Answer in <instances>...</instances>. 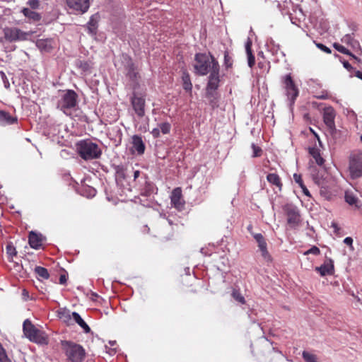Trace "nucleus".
Wrapping results in <instances>:
<instances>
[{
    "mask_svg": "<svg viewBox=\"0 0 362 362\" xmlns=\"http://www.w3.org/2000/svg\"><path fill=\"white\" fill-rule=\"evenodd\" d=\"M60 345L66 362H83L85 360L86 351L81 344L72 341L62 340Z\"/></svg>",
    "mask_w": 362,
    "mask_h": 362,
    "instance_id": "f257e3e1",
    "label": "nucleus"
},
{
    "mask_svg": "<svg viewBox=\"0 0 362 362\" xmlns=\"http://www.w3.org/2000/svg\"><path fill=\"white\" fill-rule=\"evenodd\" d=\"M76 147L80 157L85 160L99 158L102 154L99 146L89 139L79 141Z\"/></svg>",
    "mask_w": 362,
    "mask_h": 362,
    "instance_id": "f03ea898",
    "label": "nucleus"
},
{
    "mask_svg": "<svg viewBox=\"0 0 362 362\" xmlns=\"http://www.w3.org/2000/svg\"><path fill=\"white\" fill-rule=\"evenodd\" d=\"M23 331L24 335L32 342L40 345H47L49 344L47 334L36 327L28 319L23 322Z\"/></svg>",
    "mask_w": 362,
    "mask_h": 362,
    "instance_id": "7ed1b4c3",
    "label": "nucleus"
},
{
    "mask_svg": "<svg viewBox=\"0 0 362 362\" xmlns=\"http://www.w3.org/2000/svg\"><path fill=\"white\" fill-rule=\"evenodd\" d=\"M78 95L73 90H65L62 91L60 99L57 102V108L64 114L69 115L71 110L77 105Z\"/></svg>",
    "mask_w": 362,
    "mask_h": 362,
    "instance_id": "20e7f679",
    "label": "nucleus"
},
{
    "mask_svg": "<svg viewBox=\"0 0 362 362\" xmlns=\"http://www.w3.org/2000/svg\"><path fill=\"white\" fill-rule=\"evenodd\" d=\"M212 58V69L210 71V75L209 76V80L206 86V93L209 97L214 96V91H216L220 83L219 78V71L220 66L218 62L216 59L214 55H211Z\"/></svg>",
    "mask_w": 362,
    "mask_h": 362,
    "instance_id": "39448f33",
    "label": "nucleus"
},
{
    "mask_svg": "<svg viewBox=\"0 0 362 362\" xmlns=\"http://www.w3.org/2000/svg\"><path fill=\"white\" fill-rule=\"evenodd\" d=\"M212 55L211 53L206 55L204 53H197L195 54V64L194 68L197 74L205 76L212 69Z\"/></svg>",
    "mask_w": 362,
    "mask_h": 362,
    "instance_id": "423d86ee",
    "label": "nucleus"
},
{
    "mask_svg": "<svg viewBox=\"0 0 362 362\" xmlns=\"http://www.w3.org/2000/svg\"><path fill=\"white\" fill-rule=\"evenodd\" d=\"M349 170L352 179L362 177V152L353 151L349 158Z\"/></svg>",
    "mask_w": 362,
    "mask_h": 362,
    "instance_id": "0eeeda50",
    "label": "nucleus"
},
{
    "mask_svg": "<svg viewBox=\"0 0 362 362\" xmlns=\"http://www.w3.org/2000/svg\"><path fill=\"white\" fill-rule=\"evenodd\" d=\"M3 33L6 40L10 42L27 40L33 33V32H24L15 27H6L4 28Z\"/></svg>",
    "mask_w": 362,
    "mask_h": 362,
    "instance_id": "6e6552de",
    "label": "nucleus"
},
{
    "mask_svg": "<svg viewBox=\"0 0 362 362\" xmlns=\"http://www.w3.org/2000/svg\"><path fill=\"white\" fill-rule=\"evenodd\" d=\"M284 84L286 90V95L291 104H293L296 98L298 96V89L293 80L291 74L284 77Z\"/></svg>",
    "mask_w": 362,
    "mask_h": 362,
    "instance_id": "1a4fd4ad",
    "label": "nucleus"
},
{
    "mask_svg": "<svg viewBox=\"0 0 362 362\" xmlns=\"http://www.w3.org/2000/svg\"><path fill=\"white\" fill-rule=\"evenodd\" d=\"M315 182L320 187V195L326 199H330L332 197L331 187L333 185V180L331 177L327 176L325 178L315 177Z\"/></svg>",
    "mask_w": 362,
    "mask_h": 362,
    "instance_id": "9d476101",
    "label": "nucleus"
},
{
    "mask_svg": "<svg viewBox=\"0 0 362 362\" xmlns=\"http://www.w3.org/2000/svg\"><path fill=\"white\" fill-rule=\"evenodd\" d=\"M284 211L288 223L293 228L298 226L300 223V215L298 209L291 204H287L284 207Z\"/></svg>",
    "mask_w": 362,
    "mask_h": 362,
    "instance_id": "9b49d317",
    "label": "nucleus"
},
{
    "mask_svg": "<svg viewBox=\"0 0 362 362\" xmlns=\"http://www.w3.org/2000/svg\"><path fill=\"white\" fill-rule=\"evenodd\" d=\"M69 9L80 13H86L90 7V0H66Z\"/></svg>",
    "mask_w": 362,
    "mask_h": 362,
    "instance_id": "f8f14e48",
    "label": "nucleus"
},
{
    "mask_svg": "<svg viewBox=\"0 0 362 362\" xmlns=\"http://www.w3.org/2000/svg\"><path fill=\"white\" fill-rule=\"evenodd\" d=\"M131 103L133 109L139 117H142L145 115V99L142 96L134 94L131 98Z\"/></svg>",
    "mask_w": 362,
    "mask_h": 362,
    "instance_id": "ddd939ff",
    "label": "nucleus"
},
{
    "mask_svg": "<svg viewBox=\"0 0 362 362\" xmlns=\"http://www.w3.org/2000/svg\"><path fill=\"white\" fill-rule=\"evenodd\" d=\"M170 199L172 205L177 210L181 211L184 209L185 201L182 199L180 187H176L172 191Z\"/></svg>",
    "mask_w": 362,
    "mask_h": 362,
    "instance_id": "4468645a",
    "label": "nucleus"
},
{
    "mask_svg": "<svg viewBox=\"0 0 362 362\" xmlns=\"http://www.w3.org/2000/svg\"><path fill=\"white\" fill-rule=\"evenodd\" d=\"M335 116L336 112L332 107H328L324 109L323 121L326 126L332 131L335 130Z\"/></svg>",
    "mask_w": 362,
    "mask_h": 362,
    "instance_id": "2eb2a0df",
    "label": "nucleus"
},
{
    "mask_svg": "<svg viewBox=\"0 0 362 362\" xmlns=\"http://www.w3.org/2000/svg\"><path fill=\"white\" fill-rule=\"evenodd\" d=\"M252 235L258 244V247L262 252V257L265 259L269 257V254L267 250V244L264 236L261 233H254Z\"/></svg>",
    "mask_w": 362,
    "mask_h": 362,
    "instance_id": "dca6fc26",
    "label": "nucleus"
},
{
    "mask_svg": "<svg viewBox=\"0 0 362 362\" xmlns=\"http://www.w3.org/2000/svg\"><path fill=\"white\" fill-rule=\"evenodd\" d=\"M42 235L34 231H30L28 235L30 246L35 250L40 249L42 245Z\"/></svg>",
    "mask_w": 362,
    "mask_h": 362,
    "instance_id": "f3484780",
    "label": "nucleus"
},
{
    "mask_svg": "<svg viewBox=\"0 0 362 362\" xmlns=\"http://www.w3.org/2000/svg\"><path fill=\"white\" fill-rule=\"evenodd\" d=\"M321 276L332 275L334 273V264L331 259H327L324 264L315 268Z\"/></svg>",
    "mask_w": 362,
    "mask_h": 362,
    "instance_id": "a211bd4d",
    "label": "nucleus"
},
{
    "mask_svg": "<svg viewBox=\"0 0 362 362\" xmlns=\"http://www.w3.org/2000/svg\"><path fill=\"white\" fill-rule=\"evenodd\" d=\"M17 117L12 116L9 112L0 110V125L6 126L17 123Z\"/></svg>",
    "mask_w": 362,
    "mask_h": 362,
    "instance_id": "6ab92c4d",
    "label": "nucleus"
},
{
    "mask_svg": "<svg viewBox=\"0 0 362 362\" xmlns=\"http://www.w3.org/2000/svg\"><path fill=\"white\" fill-rule=\"evenodd\" d=\"M267 180L274 189L276 188L279 192L282 190L283 183L281 177L276 173H269L267 175Z\"/></svg>",
    "mask_w": 362,
    "mask_h": 362,
    "instance_id": "aec40b11",
    "label": "nucleus"
},
{
    "mask_svg": "<svg viewBox=\"0 0 362 362\" xmlns=\"http://www.w3.org/2000/svg\"><path fill=\"white\" fill-rule=\"evenodd\" d=\"M132 145L139 155H142L144 153L146 146L141 136L134 135L132 136Z\"/></svg>",
    "mask_w": 362,
    "mask_h": 362,
    "instance_id": "412c9836",
    "label": "nucleus"
},
{
    "mask_svg": "<svg viewBox=\"0 0 362 362\" xmlns=\"http://www.w3.org/2000/svg\"><path fill=\"white\" fill-rule=\"evenodd\" d=\"M345 201L351 206H354L356 208L360 207V200L357 196L352 191H346L344 195Z\"/></svg>",
    "mask_w": 362,
    "mask_h": 362,
    "instance_id": "4be33fe9",
    "label": "nucleus"
},
{
    "mask_svg": "<svg viewBox=\"0 0 362 362\" xmlns=\"http://www.w3.org/2000/svg\"><path fill=\"white\" fill-rule=\"evenodd\" d=\"M36 46L42 51L49 52L52 47V40L50 39H40L36 42Z\"/></svg>",
    "mask_w": 362,
    "mask_h": 362,
    "instance_id": "5701e85b",
    "label": "nucleus"
},
{
    "mask_svg": "<svg viewBox=\"0 0 362 362\" xmlns=\"http://www.w3.org/2000/svg\"><path fill=\"white\" fill-rule=\"evenodd\" d=\"M22 13L26 18L33 22H38L42 18L40 13L28 8H23Z\"/></svg>",
    "mask_w": 362,
    "mask_h": 362,
    "instance_id": "b1692460",
    "label": "nucleus"
},
{
    "mask_svg": "<svg viewBox=\"0 0 362 362\" xmlns=\"http://www.w3.org/2000/svg\"><path fill=\"white\" fill-rule=\"evenodd\" d=\"M341 42L351 46L354 49H356L360 47L359 42L354 39V33L345 35L341 38Z\"/></svg>",
    "mask_w": 362,
    "mask_h": 362,
    "instance_id": "393cba45",
    "label": "nucleus"
},
{
    "mask_svg": "<svg viewBox=\"0 0 362 362\" xmlns=\"http://www.w3.org/2000/svg\"><path fill=\"white\" fill-rule=\"evenodd\" d=\"M182 81L183 89L187 92H191L192 89V83L191 82L189 74L186 70L182 71Z\"/></svg>",
    "mask_w": 362,
    "mask_h": 362,
    "instance_id": "a878e982",
    "label": "nucleus"
},
{
    "mask_svg": "<svg viewBox=\"0 0 362 362\" xmlns=\"http://www.w3.org/2000/svg\"><path fill=\"white\" fill-rule=\"evenodd\" d=\"M309 153L315 159V163L322 166L325 163V159L321 156L320 151L315 147L309 148Z\"/></svg>",
    "mask_w": 362,
    "mask_h": 362,
    "instance_id": "bb28decb",
    "label": "nucleus"
},
{
    "mask_svg": "<svg viewBox=\"0 0 362 362\" xmlns=\"http://www.w3.org/2000/svg\"><path fill=\"white\" fill-rule=\"evenodd\" d=\"M72 317L74 320L83 329L85 333H89L90 332V328L78 313L73 312Z\"/></svg>",
    "mask_w": 362,
    "mask_h": 362,
    "instance_id": "cd10ccee",
    "label": "nucleus"
},
{
    "mask_svg": "<svg viewBox=\"0 0 362 362\" xmlns=\"http://www.w3.org/2000/svg\"><path fill=\"white\" fill-rule=\"evenodd\" d=\"M293 180L297 184H298L300 187L302 189L303 194L308 197H311V194L309 190L303 183L301 175L295 173L293 175Z\"/></svg>",
    "mask_w": 362,
    "mask_h": 362,
    "instance_id": "c85d7f7f",
    "label": "nucleus"
},
{
    "mask_svg": "<svg viewBox=\"0 0 362 362\" xmlns=\"http://www.w3.org/2000/svg\"><path fill=\"white\" fill-rule=\"evenodd\" d=\"M35 273L36 274L38 279L42 280L48 279L49 277V274L48 270L42 267L37 266L35 268Z\"/></svg>",
    "mask_w": 362,
    "mask_h": 362,
    "instance_id": "c756f323",
    "label": "nucleus"
},
{
    "mask_svg": "<svg viewBox=\"0 0 362 362\" xmlns=\"http://www.w3.org/2000/svg\"><path fill=\"white\" fill-rule=\"evenodd\" d=\"M58 316L62 320L66 323H69L71 320L72 313H70V311L67 309H60L58 311Z\"/></svg>",
    "mask_w": 362,
    "mask_h": 362,
    "instance_id": "7c9ffc66",
    "label": "nucleus"
},
{
    "mask_svg": "<svg viewBox=\"0 0 362 362\" xmlns=\"http://www.w3.org/2000/svg\"><path fill=\"white\" fill-rule=\"evenodd\" d=\"M88 30L92 35H95L98 28V20L94 16H92L88 23Z\"/></svg>",
    "mask_w": 362,
    "mask_h": 362,
    "instance_id": "2f4dec72",
    "label": "nucleus"
},
{
    "mask_svg": "<svg viewBox=\"0 0 362 362\" xmlns=\"http://www.w3.org/2000/svg\"><path fill=\"white\" fill-rule=\"evenodd\" d=\"M333 47L338 52H341L342 54H346V55H349L351 57H353L354 59H357V57L355 55H354L348 49H346L343 45H340L339 43L335 42V43H334Z\"/></svg>",
    "mask_w": 362,
    "mask_h": 362,
    "instance_id": "473e14b6",
    "label": "nucleus"
},
{
    "mask_svg": "<svg viewBox=\"0 0 362 362\" xmlns=\"http://www.w3.org/2000/svg\"><path fill=\"white\" fill-rule=\"evenodd\" d=\"M6 250L8 261H13V257L17 255L16 247L12 245V243H8L6 247Z\"/></svg>",
    "mask_w": 362,
    "mask_h": 362,
    "instance_id": "72a5a7b5",
    "label": "nucleus"
},
{
    "mask_svg": "<svg viewBox=\"0 0 362 362\" xmlns=\"http://www.w3.org/2000/svg\"><path fill=\"white\" fill-rule=\"evenodd\" d=\"M231 296L233 298V299L235 300H236L237 302H238L243 305L246 303V300H245L244 296L241 294L240 290H238L235 288L233 289Z\"/></svg>",
    "mask_w": 362,
    "mask_h": 362,
    "instance_id": "f704fd0d",
    "label": "nucleus"
},
{
    "mask_svg": "<svg viewBox=\"0 0 362 362\" xmlns=\"http://www.w3.org/2000/svg\"><path fill=\"white\" fill-rule=\"evenodd\" d=\"M233 60L228 51L224 52V66L226 69L233 66Z\"/></svg>",
    "mask_w": 362,
    "mask_h": 362,
    "instance_id": "c9c22d12",
    "label": "nucleus"
},
{
    "mask_svg": "<svg viewBox=\"0 0 362 362\" xmlns=\"http://www.w3.org/2000/svg\"><path fill=\"white\" fill-rule=\"evenodd\" d=\"M158 128L160 129V132L163 134H169L171 129V124L168 122H162L158 124Z\"/></svg>",
    "mask_w": 362,
    "mask_h": 362,
    "instance_id": "e433bc0d",
    "label": "nucleus"
},
{
    "mask_svg": "<svg viewBox=\"0 0 362 362\" xmlns=\"http://www.w3.org/2000/svg\"><path fill=\"white\" fill-rule=\"evenodd\" d=\"M302 356L306 362H317V358L315 354H310L308 351H304Z\"/></svg>",
    "mask_w": 362,
    "mask_h": 362,
    "instance_id": "4c0bfd02",
    "label": "nucleus"
},
{
    "mask_svg": "<svg viewBox=\"0 0 362 362\" xmlns=\"http://www.w3.org/2000/svg\"><path fill=\"white\" fill-rule=\"evenodd\" d=\"M77 66L83 71H88L91 68L90 64L87 61H78L76 63Z\"/></svg>",
    "mask_w": 362,
    "mask_h": 362,
    "instance_id": "58836bf2",
    "label": "nucleus"
},
{
    "mask_svg": "<svg viewBox=\"0 0 362 362\" xmlns=\"http://www.w3.org/2000/svg\"><path fill=\"white\" fill-rule=\"evenodd\" d=\"M198 292V286L196 284H191L189 287L185 291L187 295L191 296L197 294Z\"/></svg>",
    "mask_w": 362,
    "mask_h": 362,
    "instance_id": "ea45409f",
    "label": "nucleus"
},
{
    "mask_svg": "<svg viewBox=\"0 0 362 362\" xmlns=\"http://www.w3.org/2000/svg\"><path fill=\"white\" fill-rule=\"evenodd\" d=\"M206 96L208 98L210 105L213 108L215 107H217V103H218V97H217V93L214 91V97H209L207 93H206Z\"/></svg>",
    "mask_w": 362,
    "mask_h": 362,
    "instance_id": "a19ab883",
    "label": "nucleus"
},
{
    "mask_svg": "<svg viewBox=\"0 0 362 362\" xmlns=\"http://www.w3.org/2000/svg\"><path fill=\"white\" fill-rule=\"evenodd\" d=\"M137 74L138 73L136 72L135 71V66H134V64H130L129 65V69H128V73H127V75L129 76V78H136L137 77Z\"/></svg>",
    "mask_w": 362,
    "mask_h": 362,
    "instance_id": "79ce46f5",
    "label": "nucleus"
},
{
    "mask_svg": "<svg viewBox=\"0 0 362 362\" xmlns=\"http://www.w3.org/2000/svg\"><path fill=\"white\" fill-rule=\"evenodd\" d=\"M252 148L253 150L252 157L256 158L260 157L262 156V150L259 146L255 145V144H252Z\"/></svg>",
    "mask_w": 362,
    "mask_h": 362,
    "instance_id": "37998d69",
    "label": "nucleus"
},
{
    "mask_svg": "<svg viewBox=\"0 0 362 362\" xmlns=\"http://www.w3.org/2000/svg\"><path fill=\"white\" fill-rule=\"evenodd\" d=\"M27 4L33 9H37L40 6V1L39 0H29L27 2Z\"/></svg>",
    "mask_w": 362,
    "mask_h": 362,
    "instance_id": "c03bdc74",
    "label": "nucleus"
},
{
    "mask_svg": "<svg viewBox=\"0 0 362 362\" xmlns=\"http://www.w3.org/2000/svg\"><path fill=\"white\" fill-rule=\"evenodd\" d=\"M247 59H248V66L252 68L255 64V57L252 52H250L247 54Z\"/></svg>",
    "mask_w": 362,
    "mask_h": 362,
    "instance_id": "a18cd8bd",
    "label": "nucleus"
},
{
    "mask_svg": "<svg viewBox=\"0 0 362 362\" xmlns=\"http://www.w3.org/2000/svg\"><path fill=\"white\" fill-rule=\"evenodd\" d=\"M221 265H218V268L220 270H223L228 265L229 261L227 257H223V256L221 257Z\"/></svg>",
    "mask_w": 362,
    "mask_h": 362,
    "instance_id": "49530a36",
    "label": "nucleus"
},
{
    "mask_svg": "<svg viewBox=\"0 0 362 362\" xmlns=\"http://www.w3.org/2000/svg\"><path fill=\"white\" fill-rule=\"evenodd\" d=\"M320 253V249L316 246H313L310 250L305 252V255L313 254L318 255Z\"/></svg>",
    "mask_w": 362,
    "mask_h": 362,
    "instance_id": "de8ad7c7",
    "label": "nucleus"
},
{
    "mask_svg": "<svg viewBox=\"0 0 362 362\" xmlns=\"http://www.w3.org/2000/svg\"><path fill=\"white\" fill-rule=\"evenodd\" d=\"M317 47L320 49L322 51L327 53V54H331L332 51H331V49L327 47V46H325V45L322 44V43H318L317 44Z\"/></svg>",
    "mask_w": 362,
    "mask_h": 362,
    "instance_id": "09e8293b",
    "label": "nucleus"
},
{
    "mask_svg": "<svg viewBox=\"0 0 362 362\" xmlns=\"http://www.w3.org/2000/svg\"><path fill=\"white\" fill-rule=\"evenodd\" d=\"M151 133L153 138H158L160 135V129L158 127L153 129Z\"/></svg>",
    "mask_w": 362,
    "mask_h": 362,
    "instance_id": "8fccbe9b",
    "label": "nucleus"
},
{
    "mask_svg": "<svg viewBox=\"0 0 362 362\" xmlns=\"http://www.w3.org/2000/svg\"><path fill=\"white\" fill-rule=\"evenodd\" d=\"M245 49H246V53H250V52H252V42L250 40H248L247 42H246L245 44Z\"/></svg>",
    "mask_w": 362,
    "mask_h": 362,
    "instance_id": "3c124183",
    "label": "nucleus"
},
{
    "mask_svg": "<svg viewBox=\"0 0 362 362\" xmlns=\"http://www.w3.org/2000/svg\"><path fill=\"white\" fill-rule=\"evenodd\" d=\"M344 243L347 245H349L350 247H352V244H353V239L351 237H346L344 240Z\"/></svg>",
    "mask_w": 362,
    "mask_h": 362,
    "instance_id": "603ef678",
    "label": "nucleus"
},
{
    "mask_svg": "<svg viewBox=\"0 0 362 362\" xmlns=\"http://www.w3.org/2000/svg\"><path fill=\"white\" fill-rule=\"evenodd\" d=\"M67 281V277L65 274H61L59 276V284H65Z\"/></svg>",
    "mask_w": 362,
    "mask_h": 362,
    "instance_id": "864d4df0",
    "label": "nucleus"
},
{
    "mask_svg": "<svg viewBox=\"0 0 362 362\" xmlns=\"http://www.w3.org/2000/svg\"><path fill=\"white\" fill-rule=\"evenodd\" d=\"M343 65L344 67L349 71H351L353 69L352 66L347 61H344L343 62Z\"/></svg>",
    "mask_w": 362,
    "mask_h": 362,
    "instance_id": "5fc2aeb1",
    "label": "nucleus"
},
{
    "mask_svg": "<svg viewBox=\"0 0 362 362\" xmlns=\"http://www.w3.org/2000/svg\"><path fill=\"white\" fill-rule=\"evenodd\" d=\"M173 227H170V234L169 236H165V240H172L173 235H174V233H173Z\"/></svg>",
    "mask_w": 362,
    "mask_h": 362,
    "instance_id": "6e6d98bb",
    "label": "nucleus"
},
{
    "mask_svg": "<svg viewBox=\"0 0 362 362\" xmlns=\"http://www.w3.org/2000/svg\"><path fill=\"white\" fill-rule=\"evenodd\" d=\"M331 226L334 229V232L336 233H338V230H339V228L338 227V225H337V223L332 222Z\"/></svg>",
    "mask_w": 362,
    "mask_h": 362,
    "instance_id": "4d7b16f0",
    "label": "nucleus"
},
{
    "mask_svg": "<svg viewBox=\"0 0 362 362\" xmlns=\"http://www.w3.org/2000/svg\"><path fill=\"white\" fill-rule=\"evenodd\" d=\"M139 175H140V171L139 170H135L134 172V180H136Z\"/></svg>",
    "mask_w": 362,
    "mask_h": 362,
    "instance_id": "13d9d810",
    "label": "nucleus"
},
{
    "mask_svg": "<svg viewBox=\"0 0 362 362\" xmlns=\"http://www.w3.org/2000/svg\"><path fill=\"white\" fill-rule=\"evenodd\" d=\"M356 76L362 79V72H361L360 71H357L356 72Z\"/></svg>",
    "mask_w": 362,
    "mask_h": 362,
    "instance_id": "bf43d9fd",
    "label": "nucleus"
},
{
    "mask_svg": "<svg viewBox=\"0 0 362 362\" xmlns=\"http://www.w3.org/2000/svg\"><path fill=\"white\" fill-rule=\"evenodd\" d=\"M1 75L2 79L4 80V83H6V81H6V80L7 81V78H6V76L5 74H4L3 71H1Z\"/></svg>",
    "mask_w": 362,
    "mask_h": 362,
    "instance_id": "052dcab7",
    "label": "nucleus"
},
{
    "mask_svg": "<svg viewBox=\"0 0 362 362\" xmlns=\"http://www.w3.org/2000/svg\"><path fill=\"white\" fill-rule=\"evenodd\" d=\"M310 130L316 136V137L317 138V139L319 140V137L315 133V132L313 130V129L310 128Z\"/></svg>",
    "mask_w": 362,
    "mask_h": 362,
    "instance_id": "680f3d73",
    "label": "nucleus"
},
{
    "mask_svg": "<svg viewBox=\"0 0 362 362\" xmlns=\"http://www.w3.org/2000/svg\"><path fill=\"white\" fill-rule=\"evenodd\" d=\"M318 98H320V99H326L327 96L321 95V96H319Z\"/></svg>",
    "mask_w": 362,
    "mask_h": 362,
    "instance_id": "e2e57ef3",
    "label": "nucleus"
},
{
    "mask_svg": "<svg viewBox=\"0 0 362 362\" xmlns=\"http://www.w3.org/2000/svg\"><path fill=\"white\" fill-rule=\"evenodd\" d=\"M23 295H26V294H28V292L26 290H23Z\"/></svg>",
    "mask_w": 362,
    "mask_h": 362,
    "instance_id": "0e129e2a",
    "label": "nucleus"
},
{
    "mask_svg": "<svg viewBox=\"0 0 362 362\" xmlns=\"http://www.w3.org/2000/svg\"><path fill=\"white\" fill-rule=\"evenodd\" d=\"M360 141L362 143V134L360 136Z\"/></svg>",
    "mask_w": 362,
    "mask_h": 362,
    "instance_id": "69168bd1",
    "label": "nucleus"
},
{
    "mask_svg": "<svg viewBox=\"0 0 362 362\" xmlns=\"http://www.w3.org/2000/svg\"><path fill=\"white\" fill-rule=\"evenodd\" d=\"M247 229L248 230H251V226H248Z\"/></svg>",
    "mask_w": 362,
    "mask_h": 362,
    "instance_id": "338daca9",
    "label": "nucleus"
}]
</instances>
